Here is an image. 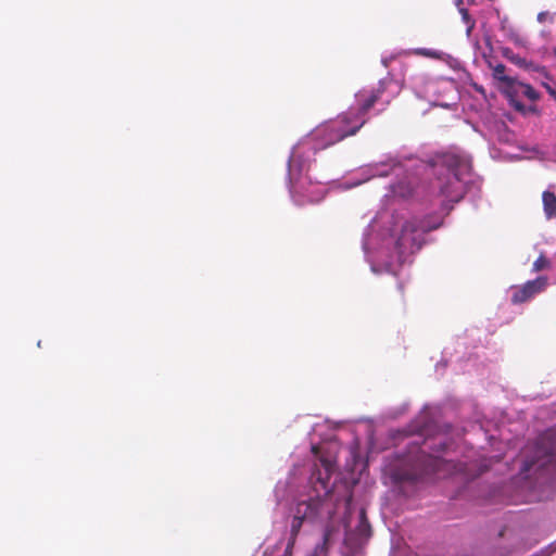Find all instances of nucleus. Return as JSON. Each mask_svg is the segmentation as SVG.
Listing matches in <instances>:
<instances>
[{"mask_svg":"<svg viewBox=\"0 0 556 556\" xmlns=\"http://www.w3.org/2000/svg\"><path fill=\"white\" fill-rule=\"evenodd\" d=\"M324 467V475L320 470L313 472L312 483L315 496L308 500L298 502L294 516L291 522L290 539L287 544L286 551H290L296 541L301 528L305 521L318 522L329 521L336 514L337 504L333 492L329 489V479L333 465L328 459H320Z\"/></svg>","mask_w":556,"mask_h":556,"instance_id":"obj_1","label":"nucleus"},{"mask_svg":"<svg viewBox=\"0 0 556 556\" xmlns=\"http://www.w3.org/2000/svg\"><path fill=\"white\" fill-rule=\"evenodd\" d=\"M366 123L365 119L353 121L349 114H342L336 119L317 126L308 136L300 141L293 149L289 159V170L292 173L296 166L302 167V155L306 152H316L327 149L349 136L355 135Z\"/></svg>","mask_w":556,"mask_h":556,"instance_id":"obj_2","label":"nucleus"},{"mask_svg":"<svg viewBox=\"0 0 556 556\" xmlns=\"http://www.w3.org/2000/svg\"><path fill=\"white\" fill-rule=\"evenodd\" d=\"M439 164L448 172L446 184L440 185V192L453 202L463 198L462 180L470 172V164L457 154L445 153L439 160Z\"/></svg>","mask_w":556,"mask_h":556,"instance_id":"obj_3","label":"nucleus"},{"mask_svg":"<svg viewBox=\"0 0 556 556\" xmlns=\"http://www.w3.org/2000/svg\"><path fill=\"white\" fill-rule=\"evenodd\" d=\"M556 452V427L541 433L532 443L523 450L525 459L521 471L528 472L534 466H544L552 460Z\"/></svg>","mask_w":556,"mask_h":556,"instance_id":"obj_4","label":"nucleus"},{"mask_svg":"<svg viewBox=\"0 0 556 556\" xmlns=\"http://www.w3.org/2000/svg\"><path fill=\"white\" fill-rule=\"evenodd\" d=\"M428 230L429 228L425 223L417 217L405 220L401 227V233L396 239V247L403 253L419 250L421 248L422 235Z\"/></svg>","mask_w":556,"mask_h":556,"instance_id":"obj_5","label":"nucleus"},{"mask_svg":"<svg viewBox=\"0 0 556 556\" xmlns=\"http://www.w3.org/2000/svg\"><path fill=\"white\" fill-rule=\"evenodd\" d=\"M546 287L547 278L543 276L538 277L534 280H529L521 286H514L510 288V301L515 305L526 303L533 299L536 294L543 292Z\"/></svg>","mask_w":556,"mask_h":556,"instance_id":"obj_6","label":"nucleus"},{"mask_svg":"<svg viewBox=\"0 0 556 556\" xmlns=\"http://www.w3.org/2000/svg\"><path fill=\"white\" fill-rule=\"evenodd\" d=\"M384 88L379 85L378 88L370 90L369 92H362L358 94L359 109L357 113H348L353 121L365 119L364 115L379 101Z\"/></svg>","mask_w":556,"mask_h":556,"instance_id":"obj_7","label":"nucleus"},{"mask_svg":"<svg viewBox=\"0 0 556 556\" xmlns=\"http://www.w3.org/2000/svg\"><path fill=\"white\" fill-rule=\"evenodd\" d=\"M514 84H515V86H513L511 88H508V90L506 91V94L509 98L516 97L518 94H522L531 101H535L539 99V93L532 86H530L528 84L520 83L517 79L514 80Z\"/></svg>","mask_w":556,"mask_h":556,"instance_id":"obj_8","label":"nucleus"},{"mask_svg":"<svg viewBox=\"0 0 556 556\" xmlns=\"http://www.w3.org/2000/svg\"><path fill=\"white\" fill-rule=\"evenodd\" d=\"M489 66L493 70V77H494V79H496V80L501 81L502 84H504V92L505 93L508 90V88H511L513 86H515L514 80L516 78L510 77V76L505 74L506 66L504 64L498 63V64L493 66L491 63H489Z\"/></svg>","mask_w":556,"mask_h":556,"instance_id":"obj_9","label":"nucleus"},{"mask_svg":"<svg viewBox=\"0 0 556 556\" xmlns=\"http://www.w3.org/2000/svg\"><path fill=\"white\" fill-rule=\"evenodd\" d=\"M355 534L359 540H367L371 534V527L367 520L365 509H361L359 511V520L355 529Z\"/></svg>","mask_w":556,"mask_h":556,"instance_id":"obj_10","label":"nucleus"},{"mask_svg":"<svg viewBox=\"0 0 556 556\" xmlns=\"http://www.w3.org/2000/svg\"><path fill=\"white\" fill-rule=\"evenodd\" d=\"M544 213L547 218L556 216V195L554 192L544 191L542 194Z\"/></svg>","mask_w":556,"mask_h":556,"instance_id":"obj_11","label":"nucleus"},{"mask_svg":"<svg viewBox=\"0 0 556 556\" xmlns=\"http://www.w3.org/2000/svg\"><path fill=\"white\" fill-rule=\"evenodd\" d=\"M548 266V260L544 255H540L533 263V271H541Z\"/></svg>","mask_w":556,"mask_h":556,"instance_id":"obj_12","label":"nucleus"},{"mask_svg":"<svg viewBox=\"0 0 556 556\" xmlns=\"http://www.w3.org/2000/svg\"><path fill=\"white\" fill-rule=\"evenodd\" d=\"M443 463L442 459L438 458V457H430V464L432 466V470L433 471H437L439 470V467L440 465Z\"/></svg>","mask_w":556,"mask_h":556,"instance_id":"obj_13","label":"nucleus"},{"mask_svg":"<svg viewBox=\"0 0 556 556\" xmlns=\"http://www.w3.org/2000/svg\"><path fill=\"white\" fill-rule=\"evenodd\" d=\"M417 54L425 55V56H433V53L427 49H418Z\"/></svg>","mask_w":556,"mask_h":556,"instance_id":"obj_14","label":"nucleus"},{"mask_svg":"<svg viewBox=\"0 0 556 556\" xmlns=\"http://www.w3.org/2000/svg\"><path fill=\"white\" fill-rule=\"evenodd\" d=\"M460 13L463 15V18L468 22L469 21V13L466 9H460Z\"/></svg>","mask_w":556,"mask_h":556,"instance_id":"obj_15","label":"nucleus"},{"mask_svg":"<svg viewBox=\"0 0 556 556\" xmlns=\"http://www.w3.org/2000/svg\"><path fill=\"white\" fill-rule=\"evenodd\" d=\"M510 60L517 64H520L521 63V59L519 56H516V55H511Z\"/></svg>","mask_w":556,"mask_h":556,"instance_id":"obj_16","label":"nucleus"},{"mask_svg":"<svg viewBox=\"0 0 556 556\" xmlns=\"http://www.w3.org/2000/svg\"><path fill=\"white\" fill-rule=\"evenodd\" d=\"M510 53H511V51H510L509 49H505V50H504V55H505L506 58H508V59H510V58H511V56H510Z\"/></svg>","mask_w":556,"mask_h":556,"instance_id":"obj_17","label":"nucleus"},{"mask_svg":"<svg viewBox=\"0 0 556 556\" xmlns=\"http://www.w3.org/2000/svg\"><path fill=\"white\" fill-rule=\"evenodd\" d=\"M543 18H544V13H540V14L538 15V20L542 22V21H543Z\"/></svg>","mask_w":556,"mask_h":556,"instance_id":"obj_18","label":"nucleus"},{"mask_svg":"<svg viewBox=\"0 0 556 556\" xmlns=\"http://www.w3.org/2000/svg\"><path fill=\"white\" fill-rule=\"evenodd\" d=\"M548 91L551 94L555 96V91L553 89L548 88Z\"/></svg>","mask_w":556,"mask_h":556,"instance_id":"obj_19","label":"nucleus"},{"mask_svg":"<svg viewBox=\"0 0 556 556\" xmlns=\"http://www.w3.org/2000/svg\"><path fill=\"white\" fill-rule=\"evenodd\" d=\"M328 536H329V533H328V532H326V533H325V541H327V540H328Z\"/></svg>","mask_w":556,"mask_h":556,"instance_id":"obj_20","label":"nucleus"},{"mask_svg":"<svg viewBox=\"0 0 556 556\" xmlns=\"http://www.w3.org/2000/svg\"><path fill=\"white\" fill-rule=\"evenodd\" d=\"M469 3H473V0H468Z\"/></svg>","mask_w":556,"mask_h":556,"instance_id":"obj_21","label":"nucleus"},{"mask_svg":"<svg viewBox=\"0 0 556 556\" xmlns=\"http://www.w3.org/2000/svg\"><path fill=\"white\" fill-rule=\"evenodd\" d=\"M555 53H556V50H555Z\"/></svg>","mask_w":556,"mask_h":556,"instance_id":"obj_22","label":"nucleus"}]
</instances>
